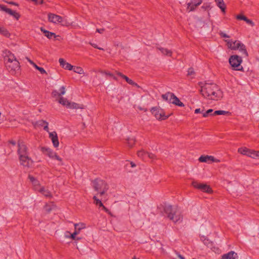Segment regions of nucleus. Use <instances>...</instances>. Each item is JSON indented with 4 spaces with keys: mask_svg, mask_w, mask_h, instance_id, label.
Listing matches in <instances>:
<instances>
[{
    "mask_svg": "<svg viewBox=\"0 0 259 259\" xmlns=\"http://www.w3.org/2000/svg\"><path fill=\"white\" fill-rule=\"evenodd\" d=\"M201 93L204 97L210 100H218L222 97V92L218 86L213 83H205L201 87Z\"/></svg>",
    "mask_w": 259,
    "mask_h": 259,
    "instance_id": "f257e3e1",
    "label": "nucleus"
},
{
    "mask_svg": "<svg viewBox=\"0 0 259 259\" xmlns=\"http://www.w3.org/2000/svg\"><path fill=\"white\" fill-rule=\"evenodd\" d=\"M228 48L231 50H238L244 57L248 56V53L245 46L239 40H233L232 39L225 40Z\"/></svg>",
    "mask_w": 259,
    "mask_h": 259,
    "instance_id": "f03ea898",
    "label": "nucleus"
},
{
    "mask_svg": "<svg viewBox=\"0 0 259 259\" xmlns=\"http://www.w3.org/2000/svg\"><path fill=\"white\" fill-rule=\"evenodd\" d=\"M165 211L168 218L174 223L182 221L183 217L181 212L177 208H174L171 205H168L165 207Z\"/></svg>",
    "mask_w": 259,
    "mask_h": 259,
    "instance_id": "7ed1b4c3",
    "label": "nucleus"
},
{
    "mask_svg": "<svg viewBox=\"0 0 259 259\" xmlns=\"http://www.w3.org/2000/svg\"><path fill=\"white\" fill-rule=\"evenodd\" d=\"M229 62L233 70L237 71L243 70V67L241 65L242 62V57L236 55H232L229 58Z\"/></svg>",
    "mask_w": 259,
    "mask_h": 259,
    "instance_id": "20e7f679",
    "label": "nucleus"
},
{
    "mask_svg": "<svg viewBox=\"0 0 259 259\" xmlns=\"http://www.w3.org/2000/svg\"><path fill=\"white\" fill-rule=\"evenodd\" d=\"M93 184L95 190L98 192L100 196L103 195L108 189L107 184L103 180H95Z\"/></svg>",
    "mask_w": 259,
    "mask_h": 259,
    "instance_id": "39448f33",
    "label": "nucleus"
},
{
    "mask_svg": "<svg viewBox=\"0 0 259 259\" xmlns=\"http://www.w3.org/2000/svg\"><path fill=\"white\" fill-rule=\"evenodd\" d=\"M60 92H58L56 90H54L52 92V97L56 98V100L58 101L60 104L65 106V100L62 97H61V95L65 94V87H61L60 89Z\"/></svg>",
    "mask_w": 259,
    "mask_h": 259,
    "instance_id": "423d86ee",
    "label": "nucleus"
},
{
    "mask_svg": "<svg viewBox=\"0 0 259 259\" xmlns=\"http://www.w3.org/2000/svg\"><path fill=\"white\" fill-rule=\"evenodd\" d=\"M151 112L155 118L159 120H164L166 119L168 116H165L164 112L161 108L157 107H152L151 109Z\"/></svg>",
    "mask_w": 259,
    "mask_h": 259,
    "instance_id": "0eeeda50",
    "label": "nucleus"
},
{
    "mask_svg": "<svg viewBox=\"0 0 259 259\" xmlns=\"http://www.w3.org/2000/svg\"><path fill=\"white\" fill-rule=\"evenodd\" d=\"M18 147L17 153L19 157L21 155H22V156L29 155L28 149L22 140H18Z\"/></svg>",
    "mask_w": 259,
    "mask_h": 259,
    "instance_id": "6e6552de",
    "label": "nucleus"
},
{
    "mask_svg": "<svg viewBox=\"0 0 259 259\" xmlns=\"http://www.w3.org/2000/svg\"><path fill=\"white\" fill-rule=\"evenodd\" d=\"M19 159L20 160V164L25 167L29 168L33 163V161L30 157H29L28 155L24 156H22V155H21L19 157Z\"/></svg>",
    "mask_w": 259,
    "mask_h": 259,
    "instance_id": "1a4fd4ad",
    "label": "nucleus"
},
{
    "mask_svg": "<svg viewBox=\"0 0 259 259\" xmlns=\"http://www.w3.org/2000/svg\"><path fill=\"white\" fill-rule=\"evenodd\" d=\"M41 151L45 155L48 156L50 158L52 159L55 158L60 161H62V159L50 148L42 147L41 148Z\"/></svg>",
    "mask_w": 259,
    "mask_h": 259,
    "instance_id": "9d476101",
    "label": "nucleus"
},
{
    "mask_svg": "<svg viewBox=\"0 0 259 259\" xmlns=\"http://www.w3.org/2000/svg\"><path fill=\"white\" fill-rule=\"evenodd\" d=\"M192 185L194 188L199 189L203 192L209 193L212 192L211 188L206 184L198 183L196 181H193L192 183Z\"/></svg>",
    "mask_w": 259,
    "mask_h": 259,
    "instance_id": "9b49d317",
    "label": "nucleus"
},
{
    "mask_svg": "<svg viewBox=\"0 0 259 259\" xmlns=\"http://www.w3.org/2000/svg\"><path fill=\"white\" fill-rule=\"evenodd\" d=\"M0 10L4 11L10 15L13 16L17 20H18L20 18V15L19 13L7 8V7L4 5L0 4Z\"/></svg>",
    "mask_w": 259,
    "mask_h": 259,
    "instance_id": "f8f14e48",
    "label": "nucleus"
},
{
    "mask_svg": "<svg viewBox=\"0 0 259 259\" xmlns=\"http://www.w3.org/2000/svg\"><path fill=\"white\" fill-rule=\"evenodd\" d=\"M66 69L70 71H73L74 72L79 74H82L84 73V71L81 67L72 65L67 62H66Z\"/></svg>",
    "mask_w": 259,
    "mask_h": 259,
    "instance_id": "ddd939ff",
    "label": "nucleus"
},
{
    "mask_svg": "<svg viewBox=\"0 0 259 259\" xmlns=\"http://www.w3.org/2000/svg\"><path fill=\"white\" fill-rule=\"evenodd\" d=\"M202 3V0H191L189 3L187 4V9L189 12L193 11L196 8L200 5Z\"/></svg>",
    "mask_w": 259,
    "mask_h": 259,
    "instance_id": "4468645a",
    "label": "nucleus"
},
{
    "mask_svg": "<svg viewBox=\"0 0 259 259\" xmlns=\"http://www.w3.org/2000/svg\"><path fill=\"white\" fill-rule=\"evenodd\" d=\"M6 66L9 71H17L20 68V63L18 60H15L12 63L11 62L10 63H6Z\"/></svg>",
    "mask_w": 259,
    "mask_h": 259,
    "instance_id": "2eb2a0df",
    "label": "nucleus"
},
{
    "mask_svg": "<svg viewBox=\"0 0 259 259\" xmlns=\"http://www.w3.org/2000/svg\"><path fill=\"white\" fill-rule=\"evenodd\" d=\"M48 20L53 23H60L62 21V17L53 13L48 14Z\"/></svg>",
    "mask_w": 259,
    "mask_h": 259,
    "instance_id": "dca6fc26",
    "label": "nucleus"
},
{
    "mask_svg": "<svg viewBox=\"0 0 259 259\" xmlns=\"http://www.w3.org/2000/svg\"><path fill=\"white\" fill-rule=\"evenodd\" d=\"M66 108L71 109H84L83 105L78 104L75 102H70L66 100Z\"/></svg>",
    "mask_w": 259,
    "mask_h": 259,
    "instance_id": "f3484780",
    "label": "nucleus"
},
{
    "mask_svg": "<svg viewBox=\"0 0 259 259\" xmlns=\"http://www.w3.org/2000/svg\"><path fill=\"white\" fill-rule=\"evenodd\" d=\"M209 115H230L231 112L228 111L224 110H217L213 112L212 109H209L207 110Z\"/></svg>",
    "mask_w": 259,
    "mask_h": 259,
    "instance_id": "a211bd4d",
    "label": "nucleus"
},
{
    "mask_svg": "<svg viewBox=\"0 0 259 259\" xmlns=\"http://www.w3.org/2000/svg\"><path fill=\"white\" fill-rule=\"evenodd\" d=\"M49 138L51 139L52 142L55 147H57L59 146V142L57 134L56 132L49 133Z\"/></svg>",
    "mask_w": 259,
    "mask_h": 259,
    "instance_id": "6ab92c4d",
    "label": "nucleus"
},
{
    "mask_svg": "<svg viewBox=\"0 0 259 259\" xmlns=\"http://www.w3.org/2000/svg\"><path fill=\"white\" fill-rule=\"evenodd\" d=\"M237 254L234 251H230L227 253L224 254L222 256L221 259H237Z\"/></svg>",
    "mask_w": 259,
    "mask_h": 259,
    "instance_id": "aec40b11",
    "label": "nucleus"
},
{
    "mask_svg": "<svg viewBox=\"0 0 259 259\" xmlns=\"http://www.w3.org/2000/svg\"><path fill=\"white\" fill-rule=\"evenodd\" d=\"M216 5L221 9L223 13H226V6L224 0H214Z\"/></svg>",
    "mask_w": 259,
    "mask_h": 259,
    "instance_id": "412c9836",
    "label": "nucleus"
},
{
    "mask_svg": "<svg viewBox=\"0 0 259 259\" xmlns=\"http://www.w3.org/2000/svg\"><path fill=\"white\" fill-rule=\"evenodd\" d=\"M199 161H200L201 162H207L208 161H211L212 162L216 161V160H215V158L213 156H208V155L201 156L199 158Z\"/></svg>",
    "mask_w": 259,
    "mask_h": 259,
    "instance_id": "4be33fe9",
    "label": "nucleus"
},
{
    "mask_svg": "<svg viewBox=\"0 0 259 259\" xmlns=\"http://www.w3.org/2000/svg\"><path fill=\"white\" fill-rule=\"evenodd\" d=\"M173 104H175L179 107H184V104L179 100V99L176 97L175 94L173 93V97H172V100H171V103Z\"/></svg>",
    "mask_w": 259,
    "mask_h": 259,
    "instance_id": "5701e85b",
    "label": "nucleus"
},
{
    "mask_svg": "<svg viewBox=\"0 0 259 259\" xmlns=\"http://www.w3.org/2000/svg\"><path fill=\"white\" fill-rule=\"evenodd\" d=\"M40 30L43 32L44 35L49 39L52 38V37H54L55 38L57 36L55 33L47 30L42 27L40 28Z\"/></svg>",
    "mask_w": 259,
    "mask_h": 259,
    "instance_id": "b1692460",
    "label": "nucleus"
},
{
    "mask_svg": "<svg viewBox=\"0 0 259 259\" xmlns=\"http://www.w3.org/2000/svg\"><path fill=\"white\" fill-rule=\"evenodd\" d=\"M161 97L163 100L165 101L167 103H170L171 100H172V97H173V93L167 92L164 94L162 95Z\"/></svg>",
    "mask_w": 259,
    "mask_h": 259,
    "instance_id": "393cba45",
    "label": "nucleus"
},
{
    "mask_svg": "<svg viewBox=\"0 0 259 259\" xmlns=\"http://www.w3.org/2000/svg\"><path fill=\"white\" fill-rule=\"evenodd\" d=\"M26 59L28 60V61L35 67V68L36 69H37L40 72L41 74L47 73L46 70L42 67L38 66L35 63H34L29 58L27 57Z\"/></svg>",
    "mask_w": 259,
    "mask_h": 259,
    "instance_id": "a878e982",
    "label": "nucleus"
},
{
    "mask_svg": "<svg viewBox=\"0 0 259 259\" xmlns=\"http://www.w3.org/2000/svg\"><path fill=\"white\" fill-rule=\"evenodd\" d=\"M55 208V206L53 203L46 204L44 207V209L47 213H50Z\"/></svg>",
    "mask_w": 259,
    "mask_h": 259,
    "instance_id": "bb28decb",
    "label": "nucleus"
},
{
    "mask_svg": "<svg viewBox=\"0 0 259 259\" xmlns=\"http://www.w3.org/2000/svg\"><path fill=\"white\" fill-rule=\"evenodd\" d=\"M147 152L144 150H141L137 152L138 156L143 160L147 159Z\"/></svg>",
    "mask_w": 259,
    "mask_h": 259,
    "instance_id": "cd10ccee",
    "label": "nucleus"
},
{
    "mask_svg": "<svg viewBox=\"0 0 259 259\" xmlns=\"http://www.w3.org/2000/svg\"><path fill=\"white\" fill-rule=\"evenodd\" d=\"M248 156L254 159H259V151L250 149Z\"/></svg>",
    "mask_w": 259,
    "mask_h": 259,
    "instance_id": "c85d7f7f",
    "label": "nucleus"
},
{
    "mask_svg": "<svg viewBox=\"0 0 259 259\" xmlns=\"http://www.w3.org/2000/svg\"><path fill=\"white\" fill-rule=\"evenodd\" d=\"M250 149L247 148L246 147H241L238 148V152L244 155L248 156V154L249 152Z\"/></svg>",
    "mask_w": 259,
    "mask_h": 259,
    "instance_id": "c756f323",
    "label": "nucleus"
},
{
    "mask_svg": "<svg viewBox=\"0 0 259 259\" xmlns=\"http://www.w3.org/2000/svg\"><path fill=\"white\" fill-rule=\"evenodd\" d=\"M47 121L44 120H39L38 121L32 122V125L34 127L36 126H44Z\"/></svg>",
    "mask_w": 259,
    "mask_h": 259,
    "instance_id": "7c9ffc66",
    "label": "nucleus"
},
{
    "mask_svg": "<svg viewBox=\"0 0 259 259\" xmlns=\"http://www.w3.org/2000/svg\"><path fill=\"white\" fill-rule=\"evenodd\" d=\"M158 49L160 51L161 53L164 55L170 56L172 54L171 51L169 50H167V49L159 48Z\"/></svg>",
    "mask_w": 259,
    "mask_h": 259,
    "instance_id": "2f4dec72",
    "label": "nucleus"
},
{
    "mask_svg": "<svg viewBox=\"0 0 259 259\" xmlns=\"http://www.w3.org/2000/svg\"><path fill=\"white\" fill-rule=\"evenodd\" d=\"M0 33L7 37H9V36H10V33L9 32L8 30L7 29L1 26Z\"/></svg>",
    "mask_w": 259,
    "mask_h": 259,
    "instance_id": "473e14b6",
    "label": "nucleus"
},
{
    "mask_svg": "<svg viewBox=\"0 0 259 259\" xmlns=\"http://www.w3.org/2000/svg\"><path fill=\"white\" fill-rule=\"evenodd\" d=\"M39 191L46 197H49L51 196V194L50 192L48 190H45L44 187H41L39 189Z\"/></svg>",
    "mask_w": 259,
    "mask_h": 259,
    "instance_id": "72a5a7b5",
    "label": "nucleus"
},
{
    "mask_svg": "<svg viewBox=\"0 0 259 259\" xmlns=\"http://www.w3.org/2000/svg\"><path fill=\"white\" fill-rule=\"evenodd\" d=\"M74 226V228H75V230L74 231V232H76L77 233V234H78L80 231V230L84 228V225L83 224H80V227L79 228H77L78 226H79L80 225V224H73Z\"/></svg>",
    "mask_w": 259,
    "mask_h": 259,
    "instance_id": "f704fd0d",
    "label": "nucleus"
},
{
    "mask_svg": "<svg viewBox=\"0 0 259 259\" xmlns=\"http://www.w3.org/2000/svg\"><path fill=\"white\" fill-rule=\"evenodd\" d=\"M77 235V233L76 232H73V233L72 234H70V236H67L66 235V237H67V238H70L73 240H79L81 239L80 237H76V235Z\"/></svg>",
    "mask_w": 259,
    "mask_h": 259,
    "instance_id": "c9c22d12",
    "label": "nucleus"
},
{
    "mask_svg": "<svg viewBox=\"0 0 259 259\" xmlns=\"http://www.w3.org/2000/svg\"><path fill=\"white\" fill-rule=\"evenodd\" d=\"M123 78L126 81L130 84L131 85H137V84L132 79H130L127 76H123Z\"/></svg>",
    "mask_w": 259,
    "mask_h": 259,
    "instance_id": "e433bc0d",
    "label": "nucleus"
},
{
    "mask_svg": "<svg viewBox=\"0 0 259 259\" xmlns=\"http://www.w3.org/2000/svg\"><path fill=\"white\" fill-rule=\"evenodd\" d=\"M93 199L95 200L96 205H99L100 207L103 206V204L102 203V201L99 199H98L96 196H94L93 197Z\"/></svg>",
    "mask_w": 259,
    "mask_h": 259,
    "instance_id": "4c0bfd02",
    "label": "nucleus"
},
{
    "mask_svg": "<svg viewBox=\"0 0 259 259\" xmlns=\"http://www.w3.org/2000/svg\"><path fill=\"white\" fill-rule=\"evenodd\" d=\"M147 158H150L152 160H154L157 159L156 156L154 154L150 152H147Z\"/></svg>",
    "mask_w": 259,
    "mask_h": 259,
    "instance_id": "58836bf2",
    "label": "nucleus"
},
{
    "mask_svg": "<svg viewBox=\"0 0 259 259\" xmlns=\"http://www.w3.org/2000/svg\"><path fill=\"white\" fill-rule=\"evenodd\" d=\"M5 57H6L7 58H11V59H13L14 60V61L17 60L14 55L12 54L10 51L8 52V54L6 55Z\"/></svg>",
    "mask_w": 259,
    "mask_h": 259,
    "instance_id": "ea45409f",
    "label": "nucleus"
},
{
    "mask_svg": "<svg viewBox=\"0 0 259 259\" xmlns=\"http://www.w3.org/2000/svg\"><path fill=\"white\" fill-rule=\"evenodd\" d=\"M4 60L5 61V64L9 63H10V62H11V63H12L14 62V60L11 59V58H7L6 57H5Z\"/></svg>",
    "mask_w": 259,
    "mask_h": 259,
    "instance_id": "a19ab883",
    "label": "nucleus"
},
{
    "mask_svg": "<svg viewBox=\"0 0 259 259\" xmlns=\"http://www.w3.org/2000/svg\"><path fill=\"white\" fill-rule=\"evenodd\" d=\"M194 74V70L193 68H189L188 70V75H192Z\"/></svg>",
    "mask_w": 259,
    "mask_h": 259,
    "instance_id": "79ce46f5",
    "label": "nucleus"
},
{
    "mask_svg": "<svg viewBox=\"0 0 259 259\" xmlns=\"http://www.w3.org/2000/svg\"><path fill=\"white\" fill-rule=\"evenodd\" d=\"M246 17L242 15H238L236 16V19L240 20H244Z\"/></svg>",
    "mask_w": 259,
    "mask_h": 259,
    "instance_id": "37998d69",
    "label": "nucleus"
},
{
    "mask_svg": "<svg viewBox=\"0 0 259 259\" xmlns=\"http://www.w3.org/2000/svg\"><path fill=\"white\" fill-rule=\"evenodd\" d=\"M90 44H91V45L92 47H93L95 48L98 49L100 50H104L103 48H102L101 47H99L96 44L92 43V42H90Z\"/></svg>",
    "mask_w": 259,
    "mask_h": 259,
    "instance_id": "c03bdc74",
    "label": "nucleus"
},
{
    "mask_svg": "<svg viewBox=\"0 0 259 259\" xmlns=\"http://www.w3.org/2000/svg\"><path fill=\"white\" fill-rule=\"evenodd\" d=\"M103 73L106 74V75L110 76L111 77L113 78L114 79H116V78L115 77V76L113 74H112V73H111L110 72H104Z\"/></svg>",
    "mask_w": 259,
    "mask_h": 259,
    "instance_id": "a18cd8bd",
    "label": "nucleus"
},
{
    "mask_svg": "<svg viewBox=\"0 0 259 259\" xmlns=\"http://www.w3.org/2000/svg\"><path fill=\"white\" fill-rule=\"evenodd\" d=\"M60 65L64 68L65 66V60L63 58H60L59 60Z\"/></svg>",
    "mask_w": 259,
    "mask_h": 259,
    "instance_id": "49530a36",
    "label": "nucleus"
},
{
    "mask_svg": "<svg viewBox=\"0 0 259 259\" xmlns=\"http://www.w3.org/2000/svg\"><path fill=\"white\" fill-rule=\"evenodd\" d=\"M220 35L221 37H224V38H230V36L224 33V32H220Z\"/></svg>",
    "mask_w": 259,
    "mask_h": 259,
    "instance_id": "de8ad7c7",
    "label": "nucleus"
},
{
    "mask_svg": "<svg viewBox=\"0 0 259 259\" xmlns=\"http://www.w3.org/2000/svg\"><path fill=\"white\" fill-rule=\"evenodd\" d=\"M32 184L35 187L40 185L39 182L36 179L34 181V182H33V183H32Z\"/></svg>",
    "mask_w": 259,
    "mask_h": 259,
    "instance_id": "09e8293b",
    "label": "nucleus"
},
{
    "mask_svg": "<svg viewBox=\"0 0 259 259\" xmlns=\"http://www.w3.org/2000/svg\"><path fill=\"white\" fill-rule=\"evenodd\" d=\"M4 2L10 4V5H14V6H19V4L16 2H7V1H4Z\"/></svg>",
    "mask_w": 259,
    "mask_h": 259,
    "instance_id": "8fccbe9b",
    "label": "nucleus"
},
{
    "mask_svg": "<svg viewBox=\"0 0 259 259\" xmlns=\"http://www.w3.org/2000/svg\"><path fill=\"white\" fill-rule=\"evenodd\" d=\"M28 178L31 183H33V182H34V181L36 180V178L35 177L30 175H28Z\"/></svg>",
    "mask_w": 259,
    "mask_h": 259,
    "instance_id": "3c124183",
    "label": "nucleus"
},
{
    "mask_svg": "<svg viewBox=\"0 0 259 259\" xmlns=\"http://www.w3.org/2000/svg\"><path fill=\"white\" fill-rule=\"evenodd\" d=\"M48 124H49L48 122H47L43 126L44 127V130L45 131H46V132H49Z\"/></svg>",
    "mask_w": 259,
    "mask_h": 259,
    "instance_id": "603ef678",
    "label": "nucleus"
},
{
    "mask_svg": "<svg viewBox=\"0 0 259 259\" xmlns=\"http://www.w3.org/2000/svg\"><path fill=\"white\" fill-rule=\"evenodd\" d=\"M246 23L251 26H254V23L251 20L248 19Z\"/></svg>",
    "mask_w": 259,
    "mask_h": 259,
    "instance_id": "864d4df0",
    "label": "nucleus"
},
{
    "mask_svg": "<svg viewBox=\"0 0 259 259\" xmlns=\"http://www.w3.org/2000/svg\"><path fill=\"white\" fill-rule=\"evenodd\" d=\"M202 114L203 117H206L209 116V114L207 113V111H202Z\"/></svg>",
    "mask_w": 259,
    "mask_h": 259,
    "instance_id": "5fc2aeb1",
    "label": "nucleus"
},
{
    "mask_svg": "<svg viewBox=\"0 0 259 259\" xmlns=\"http://www.w3.org/2000/svg\"><path fill=\"white\" fill-rule=\"evenodd\" d=\"M104 31H105V29H104V28H101V29L98 28L96 29V32H97L99 33H103Z\"/></svg>",
    "mask_w": 259,
    "mask_h": 259,
    "instance_id": "6e6d98bb",
    "label": "nucleus"
},
{
    "mask_svg": "<svg viewBox=\"0 0 259 259\" xmlns=\"http://www.w3.org/2000/svg\"><path fill=\"white\" fill-rule=\"evenodd\" d=\"M134 142H135V141L134 140H128V144L129 146L132 147L133 146V145L134 144Z\"/></svg>",
    "mask_w": 259,
    "mask_h": 259,
    "instance_id": "4d7b16f0",
    "label": "nucleus"
},
{
    "mask_svg": "<svg viewBox=\"0 0 259 259\" xmlns=\"http://www.w3.org/2000/svg\"><path fill=\"white\" fill-rule=\"evenodd\" d=\"M175 252L176 253V254L178 255V256L180 258V259H185V257L182 255L181 254H180L178 252L175 251Z\"/></svg>",
    "mask_w": 259,
    "mask_h": 259,
    "instance_id": "13d9d810",
    "label": "nucleus"
},
{
    "mask_svg": "<svg viewBox=\"0 0 259 259\" xmlns=\"http://www.w3.org/2000/svg\"><path fill=\"white\" fill-rule=\"evenodd\" d=\"M202 111H201V109L200 108H197V109H196L194 111V113L195 114H198V113H202Z\"/></svg>",
    "mask_w": 259,
    "mask_h": 259,
    "instance_id": "bf43d9fd",
    "label": "nucleus"
},
{
    "mask_svg": "<svg viewBox=\"0 0 259 259\" xmlns=\"http://www.w3.org/2000/svg\"><path fill=\"white\" fill-rule=\"evenodd\" d=\"M9 143L13 145V146H15L16 144V142L13 140L9 141Z\"/></svg>",
    "mask_w": 259,
    "mask_h": 259,
    "instance_id": "052dcab7",
    "label": "nucleus"
},
{
    "mask_svg": "<svg viewBox=\"0 0 259 259\" xmlns=\"http://www.w3.org/2000/svg\"><path fill=\"white\" fill-rule=\"evenodd\" d=\"M116 74H117V75H118L119 76H120L122 78H123V76H125L124 75H123V74H122L120 72H117Z\"/></svg>",
    "mask_w": 259,
    "mask_h": 259,
    "instance_id": "680f3d73",
    "label": "nucleus"
},
{
    "mask_svg": "<svg viewBox=\"0 0 259 259\" xmlns=\"http://www.w3.org/2000/svg\"><path fill=\"white\" fill-rule=\"evenodd\" d=\"M101 207H103V209L107 212L109 211V210L104 205L102 206Z\"/></svg>",
    "mask_w": 259,
    "mask_h": 259,
    "instance_id": "e2e57ef3",
    "label": "nucleus"
},
{
    "mask_svg": "<svg viewBox=\"0 0 259 259\" xmlns=\"http://www.w3.org/2000/svg\"><path fill=\"white\" fill-rule=\"evenodd\" d=\"M131 166L132 167H134L136 166V164L133 162H131Z\"/></svg>",
    "mask_w": 259,
    "mask_h": 259,
    "instance_id": "0e129e2a",
    "label": "nucleus"
},
{
    "mask_svg": "<svg viewBox=\"0 0 259 259\" xmlns=\"http://www.w3.org/2000/svg\"><path fill=\"white\" fill-rule=\"evenodd\" d=\"M248 20V19L247 17H246V18L245 19V20L244 21L246 22Z\"/></svg>",
    "mask_w": 259,
    "mask_h": 259,
    "instance_id": "69168bd1",
    "label": "nucleus"
},
{
    "mask_svg": "<svg viewBox=\"0 0 259 259\" xmlns=\"http://www.w3.org/2000/svg\"><path fill=\"white\" fill-rule=\"evenodd\" d=\"M132 259H138V258H136V257H134Z\"/></svg>",
    "mask_w": 259,
    "mask_h": 259,
    "instance_id": "338daca9",
    "label": "nucleus"
},
{
    "mask_svg": "<svg viewBox=\"0 0 259 259\" xmlns=\"http://www.w3.org/2000/svg\"><path fill=\"white\" fill-rule=\"evenodd\" d=\"M161 249H162V250H164V249H163L162 247H161Z\"/></svg>",
    "mask_w": 259,
    "mask_h": 259,
    "instance_id": "774afa93",
    "label": "nucleus"
}]
</instances>
